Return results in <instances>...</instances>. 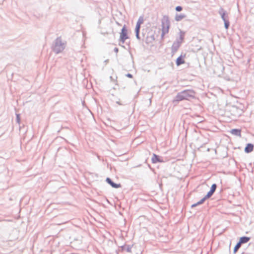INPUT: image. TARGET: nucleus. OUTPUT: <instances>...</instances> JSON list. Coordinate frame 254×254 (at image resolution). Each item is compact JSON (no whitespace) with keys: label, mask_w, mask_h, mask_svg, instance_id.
I'll use <instances>...</instances> for the list:
<instances>
[{"label":"nucleus","mask_w":254,"mask_h":254,"mask_svg":"<svg viewBox=\"0 0 254 254\" xmlns=\"http://www.w3.org/2000/svg\"><path fill=\"white\" fill-rule=\"evenodd\" d=\"M225 26L226 29H228L229 26V22L228 20H224Z\"/></svg>","instance_id":"obj_17"},{"label":"nucleus","mask_w":254,"mask_h":254,"mask_svg":"<svg viewBox=\"0 0 254 254\" xmlns=\"http://www.w3.org/2000/svg\"><path fill=\"white\" fill-rule=\"evenodd\" d=\"M231 133L234 135L241 137V130L239 129H233L230 131Z\"/></svg>","instance_id":"obj_9"},{"label":"nucleus","mask_w":254,"mask_h":254,"mask_svg":"<svg viewBox=\"0 0 254 254\" xmlns=\"http://www.w3.org/2000/svg\"><path fill=\"white\" fill-rule=\"evenodd\" d=\"M140 25V24L137 23L135 27L136 36L137 38H139V32Z\"/></svg>","instance_id":"obj_11"},{"label":"nucleus","mask_w":254,"mask_h":254,"mask_svg":"<svg viewBox=\"0 0 254 254\" xmlns=\"http://www.w3.org/2000/svg\"><path fill=\"white\" fill-rule=\"evenodd\" d=\"M250 240V238L249 237H243L240 238L239 242L241 244H244V243H246L248 242Z\"/></svg>","instance_id":"obj_10"},{"label":"nucleus","mask_w":254,"mask_h":254,"mask_svg":"<svg viewBox=\"0 0 254 254\" xmlns=\"http://www.w3.org/2000/svg\"><path fill=\"white\" fill-rule=\"evenodd\" d=\"M107 182L113 188H119L121 187V185L120 184H117L114 183L112 181V180L108 178L106 179Z\"/></svg>","instance_id":"obj_7"},{"label":"nucleus","mask_w":254,"mask_h":254,"mask_svg":"<svg viewBox=\"0 0 254 254\" xmlns=\"http://www.w3.org/2000/svg\"><path fill=\"white\" fill-rule=\"evenodd\" d=\"M143 21H144L143 17L140 16L139 18H138L137 23L141 25V24H142L143 23Z\"/></svg>","instance_id":"obj_14"},{"label":"nucleus","mask_w":254,"mask_h":254,"mask_svg":"<svg viewBox=\"0 0 254 254\" xmlns=\"http://www.w3.org/2000/svg\"><path fill=\"white\" fill-rule=\"evenodd\" d=\"M127 77H129V78H132V75L131 74H129V73L127 74Z\"/></svg>","instance_id":"obj_21"},{"label":"nucleus","mask_w":254,"mask_h":254,"mask_svg":"<svg viewBox=\"0 0 254 254\" xmlns=\"http://www.w3.org/2000/svg\"><path fill=\"white\" fill-rule=\"evenodd\" d=\"M241 246V244L239 242L237 243V244L235 246L234 249V253L235 254L238 251L239 249L240 248Z\"/></svg>","instance_id":"obj_13"},{"label":"nucleus","mask_w":254,"mask_h":254,"mask_svg":"<svg viewBox=\"0 0 254 254\" xmlns=\"http://www.w3.org/2000/svg\"><path fill=\"white\" fill-rule=\"evenodd\" d=\"M185 57V55L184 56L181 55L180 57H179L177 58V59L176 60V64L178 66H179L182 64H184L185 63V61L184 60Z\"/></svg>","instance_id":"obj_6"},{"label":"nucleus","mask_w":254,"mask_h":254,"mask_svg":"<svg viewBox=\"0 0 254 254\" xmlns=\"http://www.w3.org/2000/svg\"><path fill=\"white\" fill-rule=\"evenodd\" d=\"M216 187H217V186H216V184H213L211 186L210 190L211 191H212L213 192H214V191H215V190L216 189Z\"/></svg>","instance_id":"obj_16"},{"label":"nucleus","mask_w":254,"mask_h":254,"mask_svg":"<svg viewBox=\"0 0 254 254\" xmlns=\"http://www.w3.org/2000/svg\"><path fill=\"white\" fill-rule=\"evenodd\" d=\"M214 192H213L212 191H211L210 190L208 192L207 194H206V196H205V198H206L207 199V198H209V197H210L212 194H213Z\"/></svg>","instance_id":"obj_15"},{"label":"nucleus","mask_w":254,"mask_h":254,"mask_svg":"<svg viewBox=\"0 0 254 254\" xmlns=\"http://www.w3.org/2000/svg\"><path fill=\"white\" fill-rule=\"evenodd\" d=\"M206 199L207 198H205V197H204L202 199H201L199 201L197 202V204H198V205L202 204Z\"/></svg>","instance_id":"obj_18"},{"label":"nucleus","mask_w":254,"mask_h":254,"mask_svg":"<svg viewBox=\"0 0 254 254\" xmlns=\"http://www.w3.org/2000/svg\"><path fill=\"white\" fill-rule=\"evenodd\" d=\"M225 13H223L222 15H221V17L222 18V19H223V20H226V19H225Z\"/></svg>","instance_id":"obj_20"},{"label":"nucleus","mask_w":254,"mask_h":254,"mask_svg":"<svg viewBox=\"0 0 254 254\" xmlns=\"http://www.w3.org/2000/svg\"><path fill=\"white\" fill-rule=\"evenodd\" d=\"M198 205V204H197V202L196 203H195V204H192V206H191V207H194L196 206H197V205Z\"/></svg>","instance_id":"obj_22"},{"label":"nucleus","mask_w":254,"mask_h":254,"mask_svg":"<svg viewBox=\"0 0 254 254\" xmlns=\"http://www.w3.org/2000/svg\"><path fill=\"white\" fill-rule=\"evenodd\" d=\"M151 161L153 163H156L158 162L162 163L163 162V160L161 159L159 156L156 155L155 154H153Z\"/></svg>","instance_id":"obj_5"},{"label":"nucleus","mask_w":254,"mask_h":254,"mask_svg":"<svg viewBox=\"0 0 254 254\" xmlns=\"http://www.w3.org/2000/svg\"><path fill=\"white\" fill-rule=\"evenodd\" d=\"M195 93V92L192 90H184L178 94L176 96V99L178 101L183 100H190L194 98Z\"/></svg>","instance_id":"obj_1"},{"label":"nucleus","mask_w":254,"mask_h":254,"mask_svg":"<svg viewBox=\"0 0 254 254\" xmlns=\"http://www.w3.org/2000/svg\"><path fill=\"white\" fill-rule=\"evenodd\" d=\"M162 37H163L165 34L169 32L170 23L168 18L164 19L162 21Z\"/></svg>","instance_id":"obj_2"},{"label":"nucleus","mask_w":254,"mask_h":254,"mask_svg":"<svg viewBox=\"0 0 254 254\" xmlns=\"http://www.w3.org/2000/svg\"><path fill=\"white\" fill-rule=\"evenodd\" d=\"M254 145L251 143H249L247 145L245 148V151L246 153H250L254 150Z\"/></svg>","instance_id":"obj_8"},{"label":"nucleus","mask_w":254,"mask_h":254,"mask_svg":"<svg viewBox=\"0 0 254 254\" xmlns=\"http://www.w3.org/2000/svg\"><path fill=\"white\" fill-rule=\"evenodd\" d=\"M185 17V16L184 15H176L175 18L177 21H179L182 20Z\"/></svg>","instance_id":"obj_12"},{"label":"nucleus","mask_w":254,"mask_h":254,"mask_svg":"<svg viewBox=\"0 0 254 254\" xmlns=\"http://www.w3.org/2000/svg\"><path fill=\"white\" fill-rule=\"evenodd\" d=\"M127 38V30L126 26H124L122 29L121 33H120V40L123 43H124L125 40Z\"/></svg>","instance_id":"obj_3"},{"label":"nucleus","mask_w":254,"mask_h":254,"mask_svg":"<svg viewBox=\"0 0 254 254\" xmlns=\"http://www.w3.org/2000/svg\"><path fill=\"white\" fill-rule=\"evenodd\" d=\"M64 48V44H62L61 41L57 40L54 48V50L56 52L58 53L63 50Z\"/></svg>","instance_id":"obj_4"},{"label":"nucleus","mask_w":254,"mask_h":254,"mask_svg":"<svg viewBox=\"0 0 254 254\" xmlns=\"http://www.w3.org/2000/svg\"><path fill=\"white\" fill-rule=\"evenodd\" d=\"M176 10L178 11H181L182 10V7L180 6H178L176 7Z\"/></svg>","instance_id":"obj_19"}]
</instances>
